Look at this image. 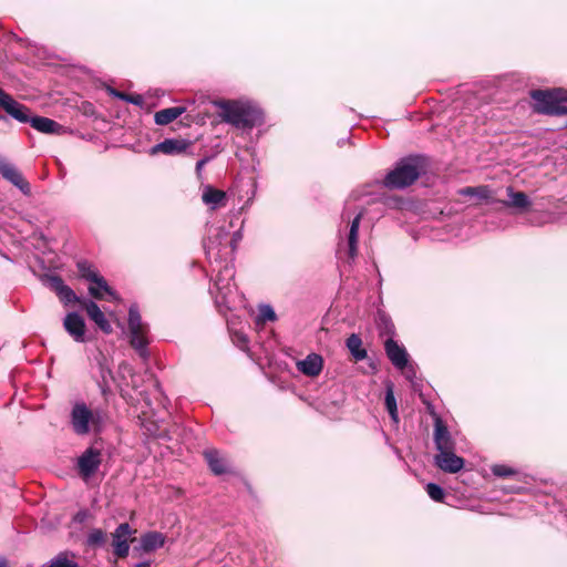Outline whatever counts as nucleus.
I'll list each match as a JSON object with an SVG mask.
<instances>
[{
	"instance_id": "obj_35",
	"label": "nucleus",
	"mask_w": 567,
	"mask_h": 567,
	"mask_svg": "<svg viewBox=\"0 0 567 567\" xmlns=\"http://www.w3.org/2000/svg\"><path fill=\"white\" fill-rule=\"evenodd\" d=\"M425 491L427 495L435 502H443L445 497L444 489L435 483H429L425 487Z\"/></svg>"
},
{
	"instance_id": "obj_31",
	"label": "nucleus",
	"mask_w": 567,
	"mask_h": 567,
	"mask_svg": "<svg viewBox=\"0 0 567 567\" xmlns=\"http://www.w3.org/2000/svg\"><path fill=\"white\" fill-rule=\"evenodd\" d=\"M71 556L68 551L60 553L44 567H79V564Z\"/></svg>"
},
{
	"instance_id": "obj_26",
	"label": "nucleus",
	"mask_w": 567,
	"mask_h": 567,
	"mask_svg": "<svg viewBox=\"0 0 567 567\" xmlns=\"http://www.w3.org/2000/svg\"><path fill=\"white\" fill-rule=\"evenodd\" d=\"M95 286H90L89 292L95 299H102L104 293H107L112 299H116L117 296L115 291L107 285L106 280L102 276H97L96 279L92 281Z\"/></svg>"
},
{
	"instance_id": "obj_32",
	"label": "nucleus",
	"mask_w": 567,
	"mask_h": 567,
	"mask_svg": "<svg viewBox=\"0 0 567 567\" xmlns=\"http://www.w3.org/2000/svg\"><path fill=\"white\" fill-rule=\"evenodd\" d=\"M106 543V533L101 528L92 529L86 538V545L90 547H102Z\"/></svg>"
},
{
	"instance_id": "obj_42",
	"label": "nucleus",
	"mask_w": 567,
	"mask_h": 567,
	"mask_svg": "<svg viewBox=\"0 0 567 567\" xmlns=\"http://www.w3.org/2000/svg\"><path fill=\"white\" fill-rule=\"evenodd\" d=\"M106 92L109 93V95L115 97V99H118V100H122L123 99V95H124V92H121L112 86H107L106 87Z\"/></svg>"
},
{
	"instance_id": "obj_10",
	"label": "nucleus",
	"mask_w": 567,
	"mask_h": 567,
	"mask_svg": "<svg viewBox=\"0 0 567 567\" xmlns=\"http://www.w3.org/2000/svg\"><path fill=\"white\" fill-rule=\"evenodd\" d=\"M0 174L1 176L16 186L23 195L31 194V186L28 181L24 179L22 173L17 166L10 163L7 158L0 156Z\"/></svg>"
},
{
	"instance_id": "obj_13",
	"label": "nucleus",
	"mask_w": 567,
	"mask_h": 567,
	"mask_svg": "<svg viewBox=\"0 0 567 567\" xmlns=\"http://www.w3.org/2000/svg\"><path fill=\"white\" fill-rule=\"evenodd\" d=\"M350 217V213L344 209L342 212L341 218L342 220H348L349 223V230L347 234L348 255L351 259H354L358 254V233L361 219L363 217V210L361 209L352 219Z\"/></svg>"
},
{
	"instance_id": "obj_24",
	"label": "nucleus",
	"mask_w": 567,
	"mask_h": 567,
	"mask_svg": "<svg viewBox=\"0 0 567 567\" xmlns=\"http://www.w3.org/2000/svg\"><path fill=\"white\" fill-rule=\"evenodd\" d=\"M203 202L212 209H216L226 204V194L223 190L216 189L213 186H206L202 195Z\"/></svg>"
},
{
	"instance_id": "obj_4",
	"label": "nucleus",
	"mask_w": 567,
	"mask_h": 567,
	"mask_svg": "<svg viewBox=\"0 0 567 567\" xmlns=\"http://www.w3.org/2000/svg\"><path fill=\"white\" fill-rule=\"evenodd\" d=\"M104 421V412L101 409L91 410L84 402H75L70 413L72 431L84 436L90 432H100Z\"/></svg>"
},
{
	"instance_id": "obj_20",
	"label": "nucleus",
	"mask_w": 567,
	"mask_h": 567,
	"mask_svg": "<svg viewBox=\"0 0 567 567\" xmlns=\"http://www.w3.org/2000/svg\"><path fill=\"white\" fill-rule=\"evenodd\" d=\"M63 327L75 342L85 341V321L78 312H69L63 320Z\"/></svg>"
},
{
	"instance_id": "obj_8",
	"label": "nucleus",
	"mask_w": 567,
	"mask_h": 567,
	"mask_svg": "<svg viewBox=\"0 0 567 567\" xmlns=\"http://www.w3.org/2000/svg\"><path fill=\"white\" fill-rule=\"evenodd\" d=\"M381 321L384 326L381 330V334H390V337L384 341L385 354L395 369L403 371L409 363V353L403 344H400L392 338L394 334L393 323L385 317H382Z\"/></svg>"
},
{
	"instance_id": "obj_11",
	"label": "nucleus",
	"mask_w": 567,
	"mask_h": 567,
	"mask_svg": "<svg viewBox=\"0 0 567 567\" xmlns=\"http://www.w3.org/2000/svg\"><path fill=\"white\" fill-rule=\"evenodd\" d=\"M433 442L437 452L452 451L456 447L447 425L439 415H434Z\"/></svg>"
},
{
	"instance_id": "obj_40",
	"label": "nucleus",
	"mask_w": 567,
	"mask_h": 567,
	"mask_svg": "<svg viewBox=\"0 0 567 567\" xmlns=\"http://www.w3.org/2000/svg\"><path fill=\"white\" fill-rule=\"evenodd\" d=\"M237 346L241 349L246 348L248 346V338L243 332H236L235 333Z\"/></svg>"
},
{
	"instance_id": "obj_33",
	"label": "nucleus",
	"mask_w": 567,
	"mask_h": 567,
	"mask_svg": "<svg viewBox=\"0 0 567 567\" xmlns=\"http://www.w3.org/2000/svg\"><path fill=\"white\" fill-rule=\"evenodd\" d=\"M76 266H78V270H79L80 276L83 279L87 280V281L92 282L100 275L92 267V265L90 262L85 261V260L79 261Z\"/></svg>"
},
{
	"instance_id": "obj_36",
	"label": "nucleus",
	"mask_w": 567,
	"mask_h": 567,
	"mask_svg": "<svg viewBox=\"0 0 567 567\" xmlns=\"http://www.w3.org/2000/svg\"><path fill=\"white\" fill-rule=\"evenodd\" d=\"M491 471L497 477H509L517 473L516 470L504 464H495L491 467Z\"/></svg>"
},
{
	"instance_id": "obj_25",
	"label": "nucleus",
	"mask_w": 567,
	"mask_h": 567,
	"mask_svg": "<svg viewBox=\"0 0 567 567\" xmlns=\"http://www.w3.org/2000/svg\"><path fill=\"white\" fill-rule=\"evenodd\" d=\"M185 112L183 106H174L157 111L154 121L157 125H167L179 117Z\"/></svg>"
},
{
	"instance_id": "obj_21",
	"label": "nucleus",
	"mask_w": 567,
	"mask_h": 567,
	"mask_svg": "<svg viewBox=\"0 0 567 567\" xmlns=\"http://www.w3.org/2000/svg\"><path fill=\"white\" fill-rule=\"evenodd\" d=\"M298 371L302 374L315 378L318 377L323 368V359L318 353H309L305 359L297 361Z\"/></svg>"
},
{
	"instance_id": "obj_1",
	"label": "nucleus",
	"mask_w": 567,
	"mask_h": 567,
	"mask_svg": "<svg viewBox=\"0 0 567 567\" xmlns=\"http://www.w3.org/2000/svg\"><path fill=\"white\" fill-rule=\"evenodd\" d=\"M213 105L218 110L221 122L243 132H250L265 123L264 111L250 100H216Z\"/></svg>"
},
{
	"instance_id": "obj_27",
	"label": "nucleus",
	"mask_w": 567,
	"mask_h": 567,
	"mask_svg": "<svg viewBox=\"0 0 567 567\" xmlns=\"http://www.w3.org/2000/svg\"><path fill=\"white\" fill-rule=\"evenodd\" d=\"M346 346L357 361H361L367 358V350L362 347V340L358 334L352 333L348 337Z\"/></svg>"
},
{
	"instance_id": "obj_14",
	"label": "nucleus",
	"mask_w": 567,
	"mask_h": 567,
	"mask_svg": "<svg viewBox=\"0 0 567 567\" xmlns=\"http://www.w3.org/2000/svg\"><path fill=\"white\" fill-rule=\"evenodd\" d=\"M101 465V452L97 449L89 447L78 458V468L81 476L91 477Z\"/></svg>"
},
{
	"instance_id": "obj_23",
	"label": "nucleus",
	"mask_w": 567,
	"mask_h": 567,
	"mask_svg": "<svg viewBox=\"0 0 567 567\" xmlns=\"http://www.w3.org/2000/svg\"><path fill=\"white\" fill-rule=\"evenodd\" d=\"M29 123L34 130L44 134H61L63 132V126L51 120L49 117L39 116V115H29Z\"/></svg>"
},
{
	"instance_id": "obj_5",
	"label": "nucleus",
	"mask_w": 567,
	"mask_h": 567,
	"mask_svg": "<svg viewBox=\"0 0 567 567\" xmlns=\"http://www.w3.org/2000/svg\"><path fill=\"white\" fill-rule=\"evenodd\" d=\"M214 231V235L209 236L204 244L207 258L214 257L215 261H218V258L221 257L234 260L237 244L243 238L241 231L237 230L231 236L220 227L215 228Z\"/></svg>"
},
{
	"instance_id": "obj_6",
	"label": "nucleus",
	"mask_w": 567,
	"mask_h": 567,
	"mask_svg": "<svg viewBox=\"0 0 567 567\" xmlns=\"http://www.w3.org/2000/svg\"><path fill=\"white\" fill-rule=\"evenodd\" d=\"M128 332H130V344L138 353L143 360H147L150 351L147 346L150 343L148 324L143 322L140 308L136 303H132L128 308Z\"/></svg>"
},
{
	"instance_id": "obj_38",
	"label": "nucleus",
	"mask_w": 567,
	"mask_h": 567,
	"mask_svg": "<svg viewBox=\"0 0 567 567\" xmlns=\"http://www.w3.org/2000/svg\"><path fill=\"white\" fill-rule=\"evenodd\" d=\"M100 372H101V379H102V381L100 383V388L102 389V392L104 393L105 392L104 385H106V383H107V378L112 377V371H111V369L105 367L102 362H100Z\"/></svg>"
},
{
	"instance_id": "obj_12",
	"label": "nucleus",
	"mask_w": 567,
	"mask_h": 567,
	"mask_svg": "<svg viewBox=\"0 0 567 567\" xmlns=\"http://www.w3.org/2000/svg\"><path fill=\"white\" fill-rule=\"evenodd\" d=\"M0 106L14 120L20 123L29 121L30 109L18 101L0 87Z\"/></svg>"
},
{
	"instance_id": "obj_41",
	"label": "nucleus",
	"mask_w": 567,
	"mask_h": 567,
	"mask_svg": "<svg viewBox=\"0 0 567 567\" xmlns=\"http://www.w3.org/2000/svg\"><path fill=\"white\" fill-rule=\"evenodd\" d=\"M89 517V511L86 509H81L79 511L74 517H73V520L78 524H83Z\"/></svg>"
},
{
	"instance_id": "obj_17",
	"label": "nucleus",
	"mask_w": 567,
	"mask_h": 567,
	"mask_svg": "<svg viewBox=\"0 0 567 567\" xmlns=\"http://www.w3.org/2000/svg\"><path fill=\"white\" fill-rule=\"evenodd\" d=\"M204 457L209 470L215 475L231 473V464L229 460L216 449H207L204 451Z\"/></svg>"
},
{
	"instance_id": "obj_19",
	"label": "nucleus",
	"mask_w": 567,
	"mask_h": 567,
	"mask_svg": "<svg viewBox=\"0 0 567 567\" xmlns=\"http://www.w3.org/2000/svg\"><path fill=\"white\" fill-rule=\"evenodd\" d=\"M193 145L188 140L184 138H165L152 147V154L163 153L166 155H179L186 153Z\"/></svg>"
},
{
	"instance_id": "obj_28",
	"label": "nucleus",
	"mask_w": 567,
	"mask_h": 567,
	"mask_svg": "<svg viewBox=\"0 0 567 567\" xmlns=\"http://www.w3.org/2000/svg\"><path fill=\"white\" fill-rule=\"evenodd\" d=\"M384 405L386 411L389 412L393 422H399V413H398V404L396 399L394 396L393 384L389 382L385 385V396H384Z\"/></svg>"
},
{
	"instance_id": "obj_7",
	"label": "nucleus",
	"mask_w": 567,
	"mask_h": 567,
	"mask_svg": "<svg viewBox=\"0 0 567 567\" xmlns=\"http://www.w3.org/2000/svg\"><path fill=\"white\" fill-rule=\"evenodd\" d=\"M530 96L538 113L548 115L567 113V107L561 105L563 102H567V91L564 89L534 90Z\"/></svg>"
},
{
	"instance_id": "obj_22",
	"label": "nucleus",
	"mask_w": 567,
	"mask_h": 567,
	"mask_svg": "<svg viewBox=\"0 0 567 567\" xmlns=\"http://www.w3.org/2000/svg\"><path fill=\"white\" fill-rule=\"evenodd\" d=\"M83 307L89 318L106 334L112 332V326L105 318L99 305L93 300H83Z\"/></svg>"
},
{
	"instance_id": "obj_2",
	"label": "nucleus",
	"mask_w": 567,
	"mask_h": 567,
	"mask_svg": "<svg viewBox=\"0 0 567 567\" xmlns=\"http://www.w3.org/2000/svg\"><path fill=\"white\" fill-rule=\"evenodd\" d=\"M212 265L213 271H217L216 279L209 292L215 298V305L219 312L230 310L235 306V301L238 297L236 285L234 284L235 267L229 258H208Z\"/></svg>"
},
{
	"instance_id": "obj_37",
	"label": "nucleus",
	"mask_w": 567,
	"mask_h": 567,
	"mask_svg": "<svg viewBox=\"0 0 567 567\" xmlns=\"http://www.w3.org/2000/svg\"><path fill=\"white\" fill-rule=\"evenodd\" d=\"M122 101H125V102L136 105V106H143V104H144V99L141 94L124 93Z\"/></svg>"
},
{
	"instance_id": "obj_39",
	"label": "nucleus",
	"mask_w": 567,
	"mask_h": 567,
	"mask_svg": "<svg viewBox=\"0 0 567 567\" xmlns=\"http://www.w3.org/2000/svg\"><path fill=\"white\" fill-rule=\"evenodd\" d=\"M404 373V377L408 381H410L412 384H414V380L416 378V371L415 367L412 363H408V367L402 371Z\"/></svg>"
},
{
	"instance_id": "obj_3",
	"label": "nucleus",
	"mask_w": 567,
	"mask_h": 567,
	"mask_svg": "<svg viewBox=\"0 0 567 567\" xmlns=\"http://www.w3.org/2000/svg\"><path fill=\"white\" fill-rule=\"evenodd\" d=\"M429 167L424 155H409L400 158L383 178V186L389 189H403L411 186Z\"/></svg>"
},
{
	"instance_id": "obj_9",
	"label": "nucleus",
	"mask_w": 567,
	"mask_h": 567,
	"mask_svg": "<svg viewBox=\"0 0 567 567\" xmlns=\"http://www.w3.org/2000/svg\"><path fill=\"white\" fill-rule=\"evenodd\" d=\"M135 530L128 523L120 524L112 535L113 554L116 558L123 559L130 553V540Z\"/></svg>"
},
{
	"instance_id": "obj_34",
	"label": "nucleus",
	"mask_w": 567,
	"mask_h": 567,
	"mask_svg": "<svg viewBox=\"0 0 567 567\" xmlns=\"http://www.w3.org/2000/svg\"><path fill=\"white\" fill-rule=\"evenodd\" d=\"M277 319V315L274 308L270 305H260L258 308V321H275Z\"/></svg>"
},
{
	"instance_id": "obj_29",
	"label": "nucleus",
	"mask_w": 567,
	"mask_h": 567,
	"mask_svg": "<svg viewBox=\"0 0 567 567\" xmlns=\"http://www.w3.org/2000/svg\"><path fill=\"white\" fill-rule=\"evenodd\" d=\"M457 194L465 197L476 198L477 200H487L491 197V189L488 186H467L460 188Z\"/></svg>"
},
{
	"instance_id": "obj_45",
	"label": "nucleus",
	"mask_w": 567,
	"mask_h": 567,
	"mask_svg": "<svg viewBox=\"0 0 567 567\" xmlns=\"http://www.w3.org/2000/svg\"><path fill=\"white\" fill-rule=\"evenodd\" d=\"M0 567H9V565H8L6 559L0 558Z\"/></svg>"
},
{
	"instance_id": "obj_44",
	"label": "nucleus",
	"mask_w": 567,
	"mask_h": 567,
	"mask_svg": "<svg viewBox=\"0 0 567 567\" xmlns=\"http://www.w3.org/2000/svg\"><path fill=\"white\" fill-rule=\"evenodd\" d=\"M135 567H151V561H140L137 564H135Z\"/></svg>"
},
{
	"instance_id": "obj_16",
	"label": "nucleus",
	"mask_w": 567,
	"mask_h": 567,
	"mask_svg": "<svg viewBox=\"0 0 567 567\" xmlns=\"http://www.w3.org/2000/svg\"><path fill=\"white\" fill-rule=\"evenodd\" d=\"M166 537L159 532H147L140 537L138 545L133 547V555L150 554L165 544Z\"/></svg>"
},
{
	"instance_id": "obj_43",
	"label": "nucleus",
	"mask_w": 567,
	"mask_h": 567,
	"mask_svg": "<svg viewBox=\"0 0 567 567\" xmlns=\"http://www.w3.org/2000/svg\"><path fill=\"white\" fill-rule=\"evenodd\" d=\"M210 161V157H204L196 163V173L199 175L204 166Z\"/></svg>"
},
{
	"instance_id": "obj_30",
	"label": "nucleus",
	"mask_w": 567,
	"mask_h": 567,
	"mask_svg": "<svg viewBox=\"0 0 567 567\" xmlns=\"http://www.w3.org/2000/svg\"><path fill=\"white\" fill-rule=\"evenodd\" d=\"M508 205L519 208L526 209L530 206L532 202L529 197L523 192H514L512 188H508Z\"/></svg>"
},
{
	"instance_id": "obj_18",
	"label": "nucleus",
	"mask_w": 567,
	"mask_h": 567,
	"mask_svg": "<svg viewBox=\"0 0 567 567\" xmlns=\"http://www.w3.org/2000/svg\"><path fill=\"white\" fill-rule=\"evenodd\" d=\"M49 287L58 295L61 302L65 306L71 303L80 302L83 305V301L76 296V293L64 284L63 279L60 276H49L48 277Z\"/></svg>"
},
{
	"instance_id": "obj_15",
	"label": "nucleus",
	"mask_w": 567,
	"mask_h": 567,
	"mask_svg": "<svg viewBox=\"0 0 567 567\" xmlns=\"http://www.w3.org/2000/svg\"><path fill=\"white\" fill-rule=\"evenodd\" d=\"M454 451L455 450L444 451V452H439L437 454H435L434 455L435 466L445 473H450V474L458 473L464 467L465 462H464V458H462L461 456H457Z\"/></svg>"
}]
</instances>
